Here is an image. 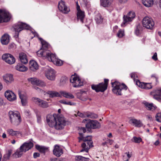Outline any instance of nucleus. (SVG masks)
<instances>
[{"label": "nucleus", "instance_id": "1", "mask_svg": "<svg viewBox=\"0 0 161 161\" xmlns=\"http://www.w3.org/2000/svg\"><path fill=\"white\" fill-rule=\"evenodd\" d=\"M47 121L50 127H54L57 130L62 129L65 125L66 121L61 115H48L47 116Z\"/></svg>", "mask_w": 161, "mask_h": 161}, {"label": "nucleus", "instance_id": "2", "mask_svg": "<svg viewBox=\"0 0 161 161\" xmlns=\"http://www.w3.org/2000/svg\"><path fill=\"white\" fill-rule=\"evenodd\" d=\"M80 137L78 138V142H80L81 140H82L83 142L81 145L82 149L80 150V152L85 151L88 153L90 148L93 146L92 145L93 142L92 140V137L91 136H87L86 137H83V134L82 133H79Z\"/></svg>", "mask_w": 161, "mask_h": 161}, {"label": "nucleus", "instance_id": "3", "mask_svg": "<svg viewBox=\"0 0 161 161\" xmlns=\"http://www.w3.org/2000/svg\"><path fill=\"white\" fill-rule=\"evenodd\" d=\"M8 116L11 124L14 126L19 125L21 121L20 114L17 111H10Z\"/></svg>", "mask_w": 161, "mask_h": 161}, {"label": "nucleus", "instance_id": "4", "mask_svg": "<svg viewBox=\"0 0 161 161\" xmlns=\"http://www.w3.org/2000/svg\"><path fill=\"white\" fill-rule=\"evenodd\" d=\"M113 89V92L117 95H121L123 89H127V86L124 84L121 85L119 82L115 81L111 83Z\"/></svg>", "mask_w": 161, "mask_h": 161}, {"label": "nucleus", "instance_id": "5", "mask_svg": "<svg viewBox=\"0 0 161 161\" xmlns=\"http://www.w3.org/2000/svg\"><path fill=\"white\" fill-rule=\"evenodd\" d=\"M108 81V79H104V83H100L96 85L93 84L92 85V88L97 92H103L107 88Z\"/></svg>", "mask_w": 161, "mask_h": 161}, {"label": "nucleus", "instance_id": "6", "mask_svg": "<svg viewBox=\"0 0 161 161\" xmlns=\"http://www.w3.org/2000/svg\"><path fill=\"white\" fill-rule=\"evenodd\" d=\"M29 26L25 23L22 22H19L14 25V29L16 32L14 36L15 38L18 37L19 33L23 29H28Z\"/></svg>", "mask_w": 161, "mask_h": 161}, {"label": "nucleus", "instance_id": "7", "mask_svg": "<svg viewBox=\"0 0 161 161\" xmlns=\"http://www.w3.org/2000/svg\"><path fill=\"white\" fill-rule=\"evenodd\" d=\"M142 24L144 27L150 29H152L154 25L152 19L148 17H146L143 18Z\"/></svg>", "mask_w": 161, "mask_h": 161}, {"label": "nucleus", "instance_id": "8", "mask_svg": "<svg viewBox=\"0 0 161 161\" xmlns=\"http://www.w3.org/2000/svg\"><path fill=\"white\" fill-rule=\"evenodd\" d=\"M86 126L88 129H96L99 128L101 125L97 120L89 119V122L86 124Z\"/></svg>", "mask_w": 161, "mask_h": 161}, {"label": "nucleus", "instance_id": "9", "mask_svg": "<svg viewBox=\"0 0 161 161\" xmlns=\"http://www.w3.org/2000/svg\"><path fill=\"white\" fill-rule=\"evenodd\" d=\"M10 20L9 13L5 10H0V23L7 22Z\"/></svg>", "mask_w": 161, "mask_h": 161}, {"label": "nucleus", "instance_id": "10", "mask_svg": "<svg viewBox=\"0 0 161 161\" xmlns=\"http://www.w3.org/2000/svg\"><path fill=\"white\" fill-rule=\"evenodd\" d=\"M2 58L3 60L9 64H13L15 61V59L14 57L12 55L9 53L3 54L2 55Z\"/></svg>", "mask_w": 161, "mask_h": 161}, {"label": "nucleus", "instance_id": "11", "mask_svg": "<svg viewBox=\"0 0 161 161\" xmlns=\"http://www.w3.org/2000/svg\"><path fill=\"white\" fill-rule=\"evenodd\" d=\"M135 17V13L133 12L130 11L127 15H124L123 18L124 21L121 24V26H123L127 22L131 21Z\"/></svg>", "mask_w": 161, "mask_h": 161}, {"label": "nucleus", "instance_id": "12", "mask_svg": "<svg viewBox=\"0 0 161 161\" xmlns=\"http://www.w3.org/2000/svg\"><path fill=\"white\" fill-rule=\"evenodd\" d=\"M32 100L35 103L41 107L47 108L48 107V103L47 102L38 98L33 97Z\"/></svg>", "mask_w": 161, "mask_h": 161}, {"label": "nucleus", "instance_id": "13", "mask_svg": "<svg viewBox=\"0 0 161 161\" xmlns=\"http://www.w3.org/2000/svg\"><path fill=\"white\" fill-rule=\"evenodd\" d=\"M28 80L33 85H36L42 87L46 86V83L43 81L36 78H30L28 79Z\"/></svg>", "mask_w": 161, "mask_h": 161}, {"label": "nucleus", "instance_id": "14", "mask_svg": "<svg viewBox=\"0 0 161 161\" xmlns=\"http://www.w3.org/2000/svg\"><path fill=\"white\" fill-rule=\"evenodd\" d=\"M58 8L60 11L64 14H67L70 11L69 8L66 6L65 2L62 0L58 3Z\"/></svg>", "mask_w": 161, "mask_h": 161}, {"label": "nucleus", "instance_id": "15", "mask_svg": "<svg viewBox=\"0 0 161 161\" xmlns=\"http://www.w3.org/2000/svg\"><path fill=\"white\" fill-rule=\"evenodd\" d=\"M49 61H51L53 63L57 66H61L63 64L62 61L56 57L55 54L52 53L48 60Z\"/></svg>", "mask_w": 161, "mask_h": 161}, {"label": "nucleus", "instance_id": "16", "mask_svg": "<svg viewBox=\"0 0 161 161\" xmlns=\"http://www.w3.org/2000/svg\"><path fill=\"white\" fill-rule=\"evenodd\" d=\"M37 55L40 57H42L47 58L48 60L52 53L48 50H41L36 52Z\"/></svg>", "mask_w": 161, "mask_h": 161}, {"label": "nucleus", "instance_id": "17", "mask_svg": "<svg viewBox=\"0 0 161 161\" xmlns=\"http://www.w3.org/2000/svg\"><path fill=\"white\" fill-rule=\"evenodd\" d=\"M33 146V144L31 142L24 143L20 147V150L25 153L31 149Z\"/></svg>", "mask_w": 161, "mask_h": 161}, {"label": "nucleus", "instance_id": "18", "mask_svg": "<svg viewBox=\"0 0 161 161\" xmlns=\"http://www.w3.org/2000/svg\"><path fill=\"white\" fill-rule=\"evenodd\" d=\"M150 94L153 96L154 99L161 102V89H156L150 92Z\"/></svg>", "mask_w": 161, "mask_h": 161}, {"label": "nucleus", "instance_id": "19", "mask_svg": "<svg viewBox=\"0 0 161 161\" xmlns=\"http://www.w3.org/2000/svg\"><path fill=\"white\" fill-rule=\"evenodd\" d=\"M4 95L7 99L10 101H13L16 99V96L11 91H7L5 92Z\"/></svg>", "mask_w": 161, "mask_h": 161}, {"label": "nucleus", "instance_id": "20", "mask_svg": "<svg viewBox=\"0 0 161 161\" xmlns=\"http://www.w3.org/2000/svg\"><path fill=\"white\" fill-rule=\"evenodd\" d=\"M4 81L7 84H9L11 83L14 81L13 75L10 74H7L3 76Z\"/></svg>", "mask_w": 161, "mask_h": 161}, {"label": "nucleus", "instance_id": "21", "mask_svg": "<svg viewBox=\"0 0 161 161\" xmlns=\"http://www.w3.org/2000/svg\"><path fill=\"white\" fill-rule=\"evenodd\" d=\"M46 76L49 80H54L55 77V72L53 69L49 70L46 73Z\"/></svg>", "mask_w": 161, "mask_h": 161}, {"label": "nucleus", "instance_id": "22", "mask_svg": "<svg viewBox=\"0 0 161 161\" xmlns=\"http://www.w3.org/2000/svg\"><path fill=\"white\" fill-rule=\"evenodd\" d=\"M129 122L130 124L137 127H140L143 126L142 123L140 120L132 119L130 120Z\"/></svg>", "mask_w": 161, "mask_h": 161}, {"label": "nucleus", "instance_id": "23", "mask_svg": "<svg viewBox=\"0 0 161 161\" xmlns=\"http://www.w3.org/2000/svg\"><path fill=\"white\" fill-rule=\"evenodd\" d=\"M53 154L58 157H59L63 153V151L62 149L60 148L59 146L56 145L54 147L53 150Z\"/></svg>", "mask_w": 161, "mask_h": 161}, {"label": "nucleus", "instance_id": "24", "mask_svg": "<svg viewBox=\"0 0 161 161\" xmlns=\"http://www.w3.org/2000/svg\"><path fill=\"white\" fill-rule=\"evenodd\" d=\"M29 68L33 71H35L38 69V65L37 63L34 60H31L29 62Z\"/></svg>", "mask_w": 161, "mask_h": 161}, {"label": "nucleus", "instance_id": "25", "mask_svg": "<svg viewBox=\"0 0 161 161\" xmlns=\"http://www.w3.org/2000/svg\"><path fill=\"white\" fill-rule=\"evenodd\" d=\"M19 94L22 105L25 106L27 103V97L26 95L24 94H22L20 93H19Z\"/></svg>", "mask_w": 161, "mask_h": 161}, {"label": "nucleus", "instance_id": "26", "mask_svg": "<svg viewBox=\"0 0 161 161\" xmlns=\"http://www.w3.org/2000/svg\"><path fill=\"white\" fill-rule=\"evenodd\" d=\"M19 58L22 63L25 64L28 63V59L26 54L24 53H20L19 54Z\"/></svg>", "mask_w": 161, "mask_h": 161}, {"label": "nucleus", "instance_id": "27", "mask_svg": "<svg viewBox=\"0 0 161 161\" xmlns=\"http://www.w3.org/2000/svg\"><path fill=\"white\" fill-rule=\"evenodd\" d=\"M2 43L3 45H7L9 41V36L6 34L4 35L2 37L1 39Z\"/></svg>", "mask_w": 161, "mask_h": 161}, {"label": "nucleus", "instance_id": "28", "mask_svg": "<svg viewBox=\"0 0 161 161\" xmlns=\"http://www.w3.org/2000/svg\"><path fill=\"white\" fill-rule=\"evenodd\" d=\"M16 69L19 71L24 72L26 71L28 68L24 65L21 64H18L15 66Z\"/></svg>", "mask_w": 161, "mask_h": 161}, {"label": "nucleus", "instance_id": "29", "mask_svg": "<svg viewBox=\"0 0 161 161\" xmlns=\"http://www.w3.org/2000/svg\"><path fill=\"white\" fill-rule=\"evenodd\" d=\"M7 133L9 135L12 136H17L19 134L21 135L20 132L14 130L12 129H8L7 130Z\"/></svg>", "mask_w": 161, "mask_h": 161}, {"label": "nucleus", "instance_id": "30", "mask_svg": "<svg viewBox=\"0 0 161 161\" xmlns=\"http://www.w3.org/2000/svg\"><path fill=\"white\" fill-rule=\"evenodd\" d=\"M111 2L109 0H100V4L102 6L106 7L110 6Z\"/></svg>", "mask_w": 161, "mask_h": 161}, {"label": "nucleus", "instance_id": "31", "mask_svg": "<svg viewBox=\"0 0 161 161\" xmlns=\"http://www.w3.org/2000/svg\"><path fill=\"white\" fill-rule=\"evenodd\" d=\"M142 2L144 6L147 7H150L153 4V0H142Z\"/></svg>", "mask_w": 161, "mask_h": 161}, {"label": "nucleus", "instance_id": "32", "mask_svg": "<svg viewBox=\"0 0 161 161\" xmlns=\"http://www.w3.org/2000/svg\"><path fill=\"white\" fill-rule=\"evenodd\" d=\"M144 104L148 110H154L157 108L156 106H154L152 103H150L147 102H146L144 103Z\"/></svg>", "mask_w": 161, "mask_h": 161}, {"label": "nucleus", "instance_id": "33", "mask_svg": "<svg viewBox=\"0 0 161 161\" xmlns=\"http://www.w3.org/2000/svg\"><path fill=\"white\" fill-rule=\"evenodd\" d=\"M36 148L40 152L43 153H45L46 151H48V148L47 147L38 145H36Z\"/></svg>", "mask_w": 161, "mask_h": 161}, {"label": "nucleus", "instance_id": "34", "mask_svg": "<svg viewBox=\"0 0 161 161\" xmlns=\"http://www.w3.org/2000/svg\"><path fill=\"white\" fill-rule=\"evenodd\" d=\"M60 93L64 97L67 98L72 99L74 98V96L72 94L66 92L61 91Z\"/></svg>", "mask_w": 161, "mask_h": 161}, {"label": "nucleus", "instance_id": "35", "mask_svg": "<svg viewBox=\"0 0 161 161\" xmlns=\"http://www.w3.org/2000/svg\"><path fill=\"white\" fill-rule=\"evenodd\" d=\"M47 93L49 95V97H58L60 96V94L58 92L55 91H48Z\"/></svg>", "mask_w": 161, "mask_h": 161}, {"label": "nucleus", "instance_id": "36", "mask_svg": "<svg viewBox=\"0 0 161 161\" xmlns=\"http://www.w3.org/2000/svg\"><path fill=\"white\" fill-rule=\"evenodd\" d=\"M86 117L91 119H96L98 117L97 114L90 112H86Z\"/></svg>", "mask_w": 161, "mask_h": 161}, {"label": "nucleus", "instance_id": "37", "mask_svg": "<svg viewBox=\"0 0 161 161\" xmlns=\"http://www.w3.org/2000/svg\"><path fill=\"white\" fill-rule=\"evenodd\" d=\"M77 17L78 19H80V21L82 23H83V19L84 17V12L82 11L81 10H80L77 12Z\"/></svg>", "mask_w": 161, "mask_h": 161}, {"label": "nucleus", "instance_id": "38", "mask_svg": "<svg viewBox=\"0 0 161 161\" xmlns=\"http://www.w3.org/2000/svg\"><path fill=\"white\" fill-rule=\"evenodd\" d=\"M24 152L21 150H17L16 152L14 153L13 154V156L15 158L20 157L22 156Z\"/></svg>", "mask_w": 161, "mask_h": 161}, {"label": "nucleus", "instance_id": "39", "mask_svg": "<svg viewBox=\"0 0 161 161\" xmlns=\"http://www.w3.org/2000/svg\"><path fill=\"white\" fill-rule=\"evenodd\" d=\"M88 158H85L80 156H77L75 158V160L78 161H88Z\"/></svg>", "mask_w": 161, "mask_h": 161}, {"label": "nucleus", "instance_id": "40", "mask_svg": "<svg viewBox=\"0 0 161 161\" xmlns=\"http://www.w3.org/2000/svg\"><path fill=\"white\" fill-rule=\"evenodd\" d=\"M79 78L77 77V75L75 73L74 75L71 76L70 78V82L72 83H75V82Z\"/></svg>", "mask_w": 161, "mask_h": 161}, {"label": "nucleus", "instance_id": "41", "mask_svg": "<svg viewBox=\"0 0 161 161\" xmlns=\"http://www.w3.org/2000/svg\"><path fill=\"white\" fill-rule=\"evenodd\" d=\"M82 83L81 82L80 79L79 78L73 83V86L75 87L80 86L82 85Z\"/></svg>", "mask_w": 161, "mask_h": 161}, {"label": "nucleus", "instance_id": "42", "mask_svg": "<svg viewBox=\"0 0 161 161\" xmlns=\"http://www.w3.org/2000/svg\"><path fill=\"white\" fill-rule=\"evenodd\" d=\"M103 18L100 14H98L96 16L95 20L97 23H101L103 21Z\"/></svg>", "mask_w": 161, "mask_h": 161}, {"label": "nucleus", "instance_id": "43", "mask_svg": "<svg viewBox=\"0 0 161 161\" xmlns=\"http://www.w3.org/2000/svg\"><path fill=\"white\" fill-rule=\"evenodd\" d=\"M42 47L41 48L40 50H47V49L48 46V44L46 43V42L43 41L42 42Z\"/></svg>", "mask_w": 161, "mask_h": 161}, {"label": "nucleus", "instance_id": "44", "mask_svg": "<svg viewBox=\"0 0 161 161\" xmlns=\"http://www.w3.org/2000/svg\"><path fill=\"white\" fill-rule=\"evenodd\" d=\"M12 153V151L11 150H8L7 153L4 155L3 157L9 160Z\"/></svg>", "mask_w": 161, "mask_h": 161}, {"label": "nucleus", "instance_id": "45", "mask_svg": "<svg viewBox=\"0 0 161 161\" xmlns=\"http://www.w3.org/2000/svg\"><path fill=\"white\" fill-rule=\"evenodd\" d=\"M141 30V26L140 25L137 26L136 28L135 31L136 34L137 35H139L140 33V31Z\"/></svg>", "mask_w": 161, "mask_h": 161}, {"label": "nucleus", "instance_id": "46", "mask_svg": "<svg viewBox=\"0 0 161 161\" xmlns=\"http://www.w3.org/2000/svg\"><path fill=\"white\" fill-rule=\"evenodd\" d=\"M133 141L136 143H139L142 141V139L140 137H137L134 136L133 137Z\"/></svg>", "mask_w": 161, "mask_h": 161}, {"label": "nucleus", "instance_id": "47", "mask_svg": "<svg viewBox=\"0 0 161 161\" xmlns=\"http://www.w3.org/2000/svg\"><path fill=\"white\" fill-rule=\"evenodd\" d=\"M156 120L158 122H161V113H158L156 115Z\"/></svg>", "mask_w": 161, "mask_h": 161}, {"label": "nucleus", "instance_id": "48", "mask_svg": "<svg viewBox=\"0 0 161 161\" xmlns=\"http://www.w3.org/2000/svg\"><path fill=\"white\" fill-rule=\"evenodd\" d=\"M77 115L81 117L82 118H86V113H84V114L80 113L79 111H78L77 114Z\"/></svg>", "mask_w": 161, "mask_h": 161}, {"label": "nucleus", "instance_id": "49", "mask_svg": "<svg viewBox=\"0 0 161 161\" xmlns=\"http://www.w3.org/2000/svg\"><path fill=\"white\" fill-rule=\"evenodd\" d=\"M117 36L119 37H122L124 36V32L121 30H119L117 34Z\"/></svg>", "mask_w": 161, "mask_h": 161}, {"label": "nucleus", "instance_id": "50", "mask_svg": "<svg viewBox=\"0 0 161 161\" xmlns=\"http://www.w3.org/2000/svg\"><path fill=\"white\" fill-rule=\"evenodd\" d=\"M152 88V86L150 84L148 83H145V89H149Z\"/></svg>", "mask_w": 161, "mask_h": 161}, {"label": "nucleus", "instance_id": "51", "mask_svg": "<svg viewBox=\"0 0 161 161\" xmlns=\"http://www.w3.org/2000/svg\"><path fill=\"white\" fill-rule=\"evenodd\" d=\"M130 76L132 78H133L134 79L135 77H137V76L135 73H131L130 74Z\"/></svg>", "mask_w": 161, "mask_h": 161}, {"label": "nucleus", "instance_id": "52", "mask_svg": "<svg viewBox=\"0 0 161 161\" xmlns=\"http://www.w3.org/2000/svg\"><path fill=\"white\" fill-rule=\"evenodd\" d=\"M152 58L155 61L157 60L158 59V58L157 57V54L156 53H155L152 57Z\"/></svg>", "mask_w": 161, "mask_h": 161}, {"label": "nucleus", "instance_id": "53", "mask_svg": "<svg viewBox=\"0 0 161 161\" xmlns=\"http://www.w3.org/2000/svg\"><path fill=\"white\" fill-rule=\"evenodd\" d=\"M40 154L39 153H35L33 154V157L34 158H36L37 157H39Z\"/></svg>", "mask_w": 161, "mask_h": 161}, {"label": "nucleus", "instance_id": "54", "mask_svg": "<svg viewBox=\"0 0 161 161\" xmlns=\"http://www.w3.org/2000/svg\"><path fill=\"white\" fill-rule=\"evenodd\" d=\"M125 154H127V156L128 158L126 160H125L124 159V161H128L129 160V159L131 157V155L129 154V152H128V153H126Z\"/></svg>", "mask_w": 161, "mask_h": 161}, {"label": "nucleus", "instance_id": "55", "mask_svg": "<svg viewBox=\"0 0 161 161\" xmlns=\"http://www.w3.org/2000/svg\"><path fill=\"white\" fill-rule=\"evenodd\" d=\"M128 0H118V2L120 3H126Z\"/></svg>", "mask_w": 161, "mask_h": 161}, {"label": "nucleus", "instance_id": "56", "mask_svg": "<svg viewBox=\"0 0 161 161\" xmlns=\"http://www.w3.org/2000/svg\"><path fill=\"white\" fill-rule=\"evenodd\" d=\"M145 83H141V84L140 85L139 87H141L142 88L144 89L145 88Z\"/></svg>", "mask_w": 161, "mask_h": 161}, {"label": "nucleus", "instance_id": "57", "mask_svg": "<svg viewBox=\"0 0 161 161\" xmlns=\"http://www.w3.org/2000/svg\"><path fill=\"white\" fill-rule=\"evenodd\" d=\"M80 131H83L84 133H85L86 131V129L84 127H81L80 129Z\"/></svg>", "mask_w": 161, "mask_h": 161}, {"label": "nucleus", "instance_id": "58", "mask_svg": "<svg viewBox=\"0 0 161 161\" xmlns=\"http://www.w3.org/2000/svg\"><path fill=\"white\" fill-rule=\"evenodd\" d=\"M14 47V44H11L9 46V48L10 49L13 48Z\"/></svg>", "mask_w": 161, "mask_h": 161}, {"label": "nucleus", "instance_id": "59", "mask_svg": "<svg viewBox=\"0 0 161 161\" xmlns=\"http://www.w3.org/2000/svg\"><path fill=\"white\" fill-rule=\"evenodd\" d=\"M141 83L142 82H140L138 80H137L136 81V85L139 86H140V85L141 84Z\"/></svg>", "mask_w": 161, "mask_h": 161}, {"label": "nucleus", "instance_id": "60", "mask_svg": "<svg viewBox=\"0 0 161 161\" xmlns=\"http://www.w3.org/2000/svg\"><path fill=\"white\" fill-rule=\"evenodd\" d=\"M59 102L61 103H63L65 104H68L67 103V102L63 100H61L59 101Z\"/></svg>", "mask_w": 161, "mask_h": 161}, {"label": "nucleus", "instance_id": "61", "mask_svg": "<svg viewBox=\"0 0 161 161\" xmlns=\"http://www.w3.org/2000/svg\"><path fill=\"white\" fill-rule=\"evenodd\" d=\"M67 103L68 104H67V105H74L75 104V103H71L70 102H67Z\"/></svg>", "mask_w": 161, "mask_h": 161}, {"label": "nucleus", "instance_id": "62", "mask_svg": "<svg viewBox=\"0 0 161 161\" xmlns=\"http://www.w3.org/2000/svg\"><path fill=\"white\" fill-rule=\"evenodd\" d=\"M3 104V99L0 98V106H2Z\"/></svg>", "mask_w": 161, "mask_h": 161}, {"label": "nucleus", "instance_id": "63", "mask_svg": "<svg viewBox=\"0 0 161 161\" xmlns=\"http://www.w3.org/2000/svg\"><path fill=\"white\" fill-rule=\"evenodd\" d=\"M33 88L35 90H37L38 91H41V89L36 86H33Z\"/></svg>", "mask_w": 161, "mask_h": 161}, {"label": "nucleus", "instance_id": "64", "mask_svg": "<svg viewBox=\"0 0 161 161\" xmlns=\"http://www.w3.org/2000/svg\"><path fill=\"white\" fill-rule=\"evenodd\" d=\"M159 144V142L158 140H157L154 143V144L156 146H157Z\"/></svg>", "mask_w": 161, "mask_h": 161}]
</instances>
